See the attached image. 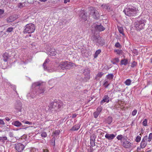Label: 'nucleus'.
<instances>
[{
  "mask_svg": "<svg viewBox=\"0 0 152 152\" xmlns=\"http://www.w3.org/2000/svg\"><path fill=\"white\" fill-rule=\"evenodd\" d=\"M32 87L34 89L35 92H36L37 95L43 94L45 91L44 86L42 82H35L32 84Z\"/></svg>",
  "mask_w": 152,
  "mask_h": 152,
  "instance_id": "1",
  "label": "nucleus"
},
{
  "mask_svg": "<svg viewBox=\"0 0 152 152\" xmlns=\"http://www.w3.org/2000/svg\"><path fill=\"white\" fill-rule=\"evenodd\" d=\"M146 22L145 18H143L141 19H138L134 23L135 28L138 30H141L145 28Z\"/></svg>",
  "mask_w": 152,
  "mask_h": 152,
  "instance_id": "2",
  "label": "nucleus"
},
{
  "mask_svg": "<svg viewBox=\"0 0 152 152\" xmlns=\"http://www.w3.org/2000/svg\"><path fill=\"white\" fill-rule=\"evenodd\" d=\"M123 12L128 16H134L136 14L137 10L135 8L128 6L124 9Z\"/></svg>",
  "mask_w": 152,
  "mask_h": 152,
  "instance_id": "3",
  "label": "nucleus"
},
{
  "mask_svg": "<svg viewBox=\"0 0 152 152\" xmlns=\"http://www.w3.org/2000/svg\"><path fill=\"white\" fill-rule=\"evenodd\" d=\"M91 40L98 46H102L104 45V39L101 37L93 35L91 37Z\"/></svg>",
  "mask_w": 152,
  "mask_h": 152,
  "instance_id": "4",
  "label": "nucleus"
},
{
  "mask_svg": "<svg viewBox=\"0 0 152 152\" xmlns=\"http://www.w3.org/2000/svg\"><path fill=\"white\" fill-rule=\"evenodd\" d=\"M63 105V102L61 101H54L50 103V107H52V111H57L58 110L61 108Z\"/></svg>",
  "mask_w": 152,
  "mask_h": 152,
  "instance_id": "5",
  "label": "nucleus"
},
{
  "mask_svg": "<svg viewBox=\"0 0 152 152\" xmlns=\"http://www.w3.org/2000/svg\"><path fill=\"white\" fill-rule=\"evenodd\" d=\"M35 29V25L32 23L27 24L25 26L24 33L30 34L34 32Z\"/></svg>",
  "mask_w": 152,
  "mask_h": 152,
  "instance_id": "6",
  "label": "nucleus"
},
{
  "mask_svg": "<svg viewBox=\"0 0 152 152\" xmlns=\"http://www.w3.org/2000/svg\"><path fill=\"white\" fill-rule=\"evenodd\" d=\"M25 146L20 143H17L14 145V148L17 152H22Z\"/></svg>",
  "mask_w": 152,
  "mask_h": 152,
  "instance_id": "7",
  "label": "nucleus"
},
{
  "mask_svg": "<svg viewBox=\"0 0 152 152\" xmlns=\"http://www.w3.org/2000/svg\"><path fill=\"white\" fill-rule=\"evenodd\" d=\"M90 14L92 15L95 19H98L99 17V13L98 11L95 8H92L91 10Z\"/></svg>",
  "mask_w": 152,
  "mask_h": 152,
  "instance_id": "8",
  "label": "nucleus"
},
{
  "mask_svg": "<svg viewBox=\"0 0 152 152\" xmlns=\"http://www.w3.org/2000/svg\"><path fill=\"white\" fill-rule=\"evenodd\" d=\"M83 73L85 76V78L87 79V80H89L90 78V69L89 68H86L84 70Z\"/></svg>",
  "mask_w": 152,
  "mask_h": 152,
  "instance_id": "9",
  "label": "nucleus"
},
{
  "mask_svg": "<svg viewBox=\"0 0 152 152\" xmlns=\"http://www.w3.org/2000/svg\"><path fill=\"white\" fill-rule=\"evenodd\" d=\"M148 139V136H145L142 140L140 143V147L142 148H143L145 147L147 144V140Z\"/></svg>",
  "mask_w": 152,
  "mask_h": 152,
  "instance_id": "10",
  "label": "nucleus"
},
{
  "mask_svg": "<svg viewBox=\"0 0 152 152\" xmlns=\"http://www.w3.org/2000/svg\"><path fill=\"white\" fill-rule=\"evenodd\" d=\"M86 13L84 11L82 10L80 12L79 16L84 21H86L87 20Z\"/></svg>",
  "mask_w": 152,
  "mask_h": 152,
  "instance_id": "11",
  "label": "nucleus"
},
{
  "mask_svg": "<svg viewBox=\"0 0 152 152\" xmlns=\"http://www.w3.org/2000/svg\"><path fill=\"white\" fill-rule=\"evenodd\" d=\"M133 144L128 141H126L123 142L122 145L125 148H130Z\"/></svg>",
  "mask_w": 152,
  "mask_h": 152,
  "instance_id": "12",
  "label": "nucleus"
},
{
  "mask_svg": "<svg viewBox=\"0 0 152 152\" xmlns=\"http://www.w3.org/2000/svg\"><path fill=\"white\" fill-rule=\"evenodd\" d=\"M35 91L34 90V89L33 88V90L31 92L28 93L27 95V97L28 98H34L35 96L37 95L36 92H35Z\"/></svg>",
  "mask_w": 152,
  "mask_h": 152,
  "instance_id": "13",
  "label": "nucleus"
},
{
  "mask_svg": "<svg viewBox=\"0 0 152 152\" xmlns=\"http://www.w3.org/2000/svg\"><path fill=\"white\" fill-rule=\"evenodd\" d=\"M116 134L114 135L113 134L107 133L105 136V137L109 140H113L116 136Z\"/></svg>",
  "mask_w": 152,
  "mask_h": 152,
  "instance_id": "14",
  "label": "nucleus"
},
{
  "mask_svg": "<svg viewBox=\"0 0 152 152\" xmlns=\"http://www.w3.org/2000/svg\"><path fill=\"white\" fill-rule=\"evenodd\" d=\"M12 124L17 127H23L22 123L18 121H13L12 123Z\"/></svg>",
  "mask_w": 152,
  "mask_h": 152,
  "instance_id": "15",
  "label": "nucleus"
},
{
  "mask_svg": "<svg viewBox=\"0 0 152 152\" xmlns=\"http://www.w3.org/2000/svg\"><path fill=\"white\" fill-rule=\"evenodd\" d=\"M48 54L51 56H55L56 52L55 49L51 48L48 51Z\"/></svg>",
  "mask_w": 152,
  "mask_h": 152,
  "instance_id": "16",
  "label": "nucleus"
},
{
  "mask_svg": "<svg viewBox=\"0 0 152 152\" xmlns=\"http://www.w3.org/2000/svg\"><path fill=\"white\" fill-rule=\"evenodd\" d=\"M109 97L108 96H104L103 97V99L100 102L101 104L102 105L105 102H108L109 101Z\"/></svg>",
  "mask_w": 152,
  "mask_h": 152,
  "instance_id": "17",
  "label": "nucleus"
},
{
  "mask_svg": "<svg viewBox=\"0 0 152 152\" xmlns=\"http://www.w3.org/2000/svg\"><path fill=\"white\" fill-rule=\"evenodd\" d=\"M95 29L98 31H104L105 28L100 24V25H97L95 27Z\"/></svg>",
  "mask_w": 152,
  "mask_h": 152,
  "instance_id": "18",
  "label": "nucleus"
},
{
  "mask_svg": "<svg viewBox=\"0 0 152 152\" xmlns=\"http://www.w3.org/2000/svg\"><path fill=\"white\" fill-rule=\"evenodd\" d=\"M65 64L66 62H61L58 66V69H61L64 70L65 69Z\"/></svg>",
  "mask_w": 152,
  "mask_h": 152,
  "instance_id": "19",
  "label": "nucleus"
},
{
  "mask_svg": "<svg viewBox=\"0 0 152 152\" xmlns=\"http://www.w3.org/2000/svg\"><path fill=\"white\" fill-rule=\"evenodd\" d=\"M15 108L18 110V112H21L22 109L21 103V102H19L17 103L16 105Z\"/></svg>",
  "mask_w": 152,
  "mask_h": 152,
  "instance_id": "20",
  "label": "nucleus"
},
{
  "mask_svg": "<svg viewBox=\"0 0 152 152\" xmlns=\"http://www.w3.org/2000/svg\"><path fill=\"white\" fill-rule=\"evenodd\" d=\"M65 66V69H69L73 66L72 64L71 63H68L67 61H66V64Z\"/></svg>",
  "mask_w": 152,
  "mask_h": 152,
  "instance_id": "21",
  "label": "nucleus"
},
{
  "mask_svg": "<svg viewBox=\"0 0 152 152\" xmlns=\"http://www.w3.org/2000/svg\"><path fill=\"white\" fill-rule=\"evenodd\" d=\"M80 127V125L79 124H77L73 126L70 130L72 131L77 130Z\"/></svg>",
  "mask_w": 152,
  "mask_h": 152,
  "instance_id": "22",
  "label": "nucleus"
},
{
  "mask_svg": "<svg viewBox=\"0 0 152 152\" xmlns=\"http://www.w3.org/2000/svg\"><path fill=\"white\" fill-rule=\"evenodd\" d=\"M101 7L104 9L107 10H110V7L108 4H103L101 5Z\"/></svg>",
  "mask_w": 152,
  "mask_h": 152,
  "instance_id": "23",
  "label": "nucleus"
},
{
  "mask_svg": "<svg viewBox=\"0 0 152 152\" xmlns=\"http://www.w3.org/2000/svg\"><path fill=\"white\" fill-rule=\"evenodd\" d=\"M15 20V18L12 16H10L6 19L7 22V23H10L12 22Z\"/></svg>",
  "mask_w": 152,
  "mask_h": 152,
  "instance_id": "24",
  "label": "nucleus"
},
{
  "mask_svg": "<svg viewBox=\"0 0 152 152\" xmlns=\"http://www.w3.org/2000/svg\"><path fill=\"white\" fill-rule=\"evenodd\" d=\"M112 121V118L111 116H108L106 119V122L109 124H110Z\"/></svg>",
  "mask_w": 152,
  "mask_h": 152,
  "instance_id": "25",
  "label": "nucleus"
},
{
  "mask_svg": "<svg viewBox=\"0 0 152 152\" xmlns=\"http://www.w3.org/2000/svg\"><path fill=\"white\" fill-rule=\"evenodd\" d=\"M49 61V60L48 58L46 59L43 65L44 68L45 69H47V65Z\"/></svg>",
  "mask_w": 152,
  "mask_h": 152,
  "instance_id": "26",
  "label": "nucleus"
},
{
  "mask_svg": "<svg viewBox=\"0 0 152 152\" xmlns=\"http://www.w3.org/2000/svg\"><path fill=\"white\" fill-rule=\"evenodd\" d=\"M8 54L6 53H5L3 54V60L5 62L7 61L8 58Z\"/></svg>",
  "mask_w": 152,
  "mask_h": 152,
  "instance_id": "27",
  "label": "nucleus"
},
{
  "mask_svg": "<svg viewBox=\"0 0 152 152\" xmlns=\"http://www.w3.org/2000/svg\"><path fill=\"white\" fill-rule=\"evenodd\" d=\"M119 59L118 58H115L111 60V62L113 64H116L117 63L119 62Z\"/></svg>",
  "mask_w": 152,
  "mask_h": 152,
  "instance_id": "28",
  "label": "nucleus"
},
{
  "mask_svg": "<svg viewBox=\"0 0 152 152\" xmlns=\"http://www.w3.org/2000/svg\"><path fill=\"white\" fill-rule=\"evenodd\" d=\"M128 61L127 59H122L121 61V65H126L128 64Z\"/></svg>",
  "mask_w": 152,
  "mask_h": 152,
  "instance_id": "29",
  "label": "nucleus"
},
{
  "mask_svg": "<svg viewBox=\"0 0 152 152\" xmlns=\"http://www.w3.org/2000/svg\"><path fill=\"white\" fill-rule=\"evenodd\" d=\"M118 29L119 32L121 34H122L123 35H124V30L122 27H118Z\"/></svg>",
  "mask_w": 152,
  "mask_h": 152,
  "instance_id": "30",
  "label": "nucleus"
},
{
  "mask_svg": "<svg viewBox=\"0 0 152 152\" xmlns=\"http://www.w3.org/2000/svg\"><path fill=\"white\" fill-rule=\"evenodd\" d=\"M101 50L100 49L98 50H97L95 53L94 56V57L95 58H96L98 56V55L101 52Z\"/></svg>",
  "mask_w": 152,
  "mask_h": 152,
  "instance_id": "31",
  "label": "nucleus"
},
{
  "mask_svg": "<svg viewBox=\"0 0 152 152\" xmlns=\"http://www.w3.org/2000/svg\"><path fill=\"white\" fill-rule=\"evenodd\" d=\"M7 140V138L6 137H0V141L1 142H4L5 140Z\"/></svg>",
  "mask_w": 152,
  "mask_h": 152,
  "instance_id": "32",
  "label": "nucleus"
},
{
  "mask_svg": "<svg viewBox=\"0 0 152 152\" xmlns=\"http://www.w3.org/2000/svg\"><path fill=\"white\" fill-rule=\"evenodd\" d=\"M116 138L118 140H120L121 141L122 139H124V137L121 134L118 135L116 137Z\"/></svg>",
  "mask_w": 152,
  "mask_h": 152,
  "instance_id": "33",
  "label": "nucleus"
},
{
  "mask_svg": "<svg viewBox=\"0 0 152 152\" xmlns=\"http://www.w3.org/2000/svg\"><path fill=\"white\" fill-rule=\"evenodd\" d=\"M152 139V133H150L148 136V137L147 141L148 142H150Z\"/></svg>",
  "mask_w": 152,
  "mask_h": 152,
  "instance_id": "34",
  "label": "nucleus"
},
{
  "mask_svg": "<svg viewBox=\"0 0 152 152\" xmlns=\"http://www.w3.org/2000/svg\"><path fill=\"white\" fill-rule=\"evenodd\" d=\"M131 80L129 79L127 80L125 82V83L126 85H130L131 83Z\"/></svg>",
  "mask_w": 152,
  "mask_h": 152,
  "instance_id": "35",
  "label": "nucleus"
},
{
  "mask_svg": "<svg viewBox=\"0 0 152 152\" xmlns=\"http://www.w3.org/2000/svg\"><path fill=\"white\" fill-rule=\"evenodd\" d=\"M50 142L52 145L53 146L55 145V138L53 137L50 140Z\"/></svg>",
  "mask_w": 152,
  "mask_h": 152,
  "instance_id": "36",
  "label": "nucleus"
},
{
  "mask_svg": "<svg viewBox=\"0 0 152 152\" xmlns=\"http://www.w3.org/2000/svg\"><path fill=\"white\" fill-rule=\"evenodd\" d=\"M141 139V137L140 136L138 135L136 137L135 140V141L137 142H139L140 141Z\"/></svg>",
  "mask_w": 152,
  "mask_h": 152,
  "instance_id": "37",
  "label": "nucleus"
},
{
  "mask_svg": "<svg viewBox=\"0 0 152 152\" xmlns=\"http://www.w3.org/2000/svg\"><path fill=\"white\" fill-rule=\"evenodd\" d=\"M114 75L112 74H109L107 76V78L109 79H112Z\"/></svg>",
  "mask_w": 152,
  "mask_h": 152,
  "instance_id": "38",
  "label": "nucleus"
},
{
  "mask_svg": "<svg viewBox=\"0 0 152 152\" xmlns=\"http://www.w3.org/2000/svg\"><path fill=\"white\" fill-rule=\"evenodd\" d=\"M13 29L14 28L13 27H9L7 29L6 32H11L13 31Z\"/></svg>",
  "mask_w": 152,
  "mask_h": 152,
  "instance_id": "39",
  "label": "nucleus"
},
{
  "mask_svg": "<svg viewBox=\"0 0 152 152\" xmlns=\"http://www.w3.org/2000/svg\"><path fill=\"white\" fill-rule=\"evenodd\" d=\"M41 136L42 137H46L47 136V134L46 132H43L41 133Z\"/></svg>",
  "mask_w": 152,
  "mask_h": 152,
  "instance_id": "40",
  "label": "nucleus"
},
{
  "mask_svg": "<svg viewBox=\"0 0 152 152\" xmlns=\"http://www.w3.org/2000/svg\"><path fill=\"white\" fill-rule=\"evenodd\" d=\"M4 10H3L0 9V18H2L3 16L2 15L4 14Z\"/></svg>",
  "mask_w": 152,
  "mask_h": 152,
  "instance_id": "41",
  "label": "nucleus"
},
{
  "mask_svg": "<svg viewBox=\"0 0 152 152\" xmlns=\"http://www.w3.org/2000/svg\"><path fill=\"white\" fill-rule=\"evenodd\" d=\"M102 107L101 106H100L98 107L97 109V110L96 112H97L98 113H100L102 111Z\"/></svg>",
  "mask_w": 152,
  "mask_h": 152,
  "instance_id": "42",
  "label": "nucleus"
},
{
  "mask_svg": "<svg viewBox=\"0 0 152 152\" xmlns=\"http://www.w3.org/2000/svg\"><path fill=\"white\" fill-rule=\"evenodd\" d=\"M96 137L94 134H92L90 137V140H95Z\"/></svg>",
  "mask_w": 152,
  "mask_h": 152,
  "instance_id": "43",
  "label": "nucleus"
},
{
  "mask_svg": "<svg viewBox=\"0 0 152 152\" xmlns=\"http://www.w3.org/2000/svg\"><path fill=\"white\" fill-rule=\"evenodd\" d=\"M60 131L58 130H56L53 133V136H55L59 135V134Z\"/></svg>",
  "mask_w": 152,
  "mask_h": 152,
  "instance_id": "44",
  "label": "nucleus"
},
{
  "mask_svg": "<svg viewBox=\"0 0 152 152\" xmlns=\"http://www.w3.org/2000/svg\"><path fill=\"white\" fill-rule=\"evenodd\" d=\"M147 119H144L143 121L142 122L143 125L144 126H147Z\"/></svg>",
  "mask_w": 152,
  "mask_h": 152,
  "instance_id": "45",
  "label": "nucleus"
},
{
  "mask_svg": "<svg viewBox=\"0 0 152 152\" xmlns=\"http://www.w3.org/2000/svg\"><path fill=\"white\" fill-rule=\"evenodd\" d=\"M100 114L99 113H98L96 111L94 113V117L95 118H96Z\"/></svg>",
  "mask_w": 152,
  "mask_h": 152,
  "instance_id": "46",
  "label": "nucleus"
},
{
  "mask_svg": "<svg viewBox=\"0 0 152 152\" xmlns=\"http://www.w3.org/2000/svg\"><path fill=\"white\" fill-rule=\"evenodd\" d=\"M115 52H116L117 54H120L122 53V51L121 50H115Z\"/></svg>",
  "mask_w": 152,
  "mask_h": 152,
  "instance_id": "47",
  "label": "nucleus"
},
{
  "mask_svg": "<svg viewBox=\"0 0 152 152\" xmlns=\"http://www.w3.org/2000/svg\"><path fill=\"white\" fill-rule=\"evenodd\" d=\"M115 46L116 48H121V45H120V43L118 42H117L116 43L115 45Z\"/></svg>",
  "mask_w": 152,
  "mask_h": 152,
  "instance_id": "48",
  "label": "nucleus"
},
{
  "mask_svg": "<svg viewBox=\"0 0 152 152\" xmlns=\"http://www.w3.org/2000/svg\"><path fill=\"white\" fill-rule=\"evenodd\" d=\"M104 73L102 72H99L96 75V76L99 77H101L103 75Z\"/></svg>",
  "mask_w": 152,
  "mask_h": 152,
  "instance_id": "49",
  "label": "nucleus"
},
{
  "mask_svg": "<svg viewBox=\"0 0 152 152\" xmlns=\"http://www.w3.org/2000/svg\"><path fill=\"white\" fill-rule=\"evenodd\" d=\"M94 142L95 140H90V144L91 145L92 147H93L95 145Z\"/></svg>",
  "mask_w": 152,
  "mask_h": 152,
  "instance_id": "50",
  "label": "nucleus"
},
{
  "mask_svg": "<svg viewBox=\"0 0 152 152\" xmlns=\"http://www.w3.org/2000/svg\"><path fill=\"white\" fill-rule=\"evenodd\" d=\"M137 111L136 109L132 111L131 113L132 115L133 116H134L137 113Z\"/></svg>",
  "mask_w": 152,
  "mask_h": 152,
  "instance_id": "51",
  "label": "nucleus"
},
{
  "mask_svg": "<svg viewBox=\"0 0 152 152\" xmlns=\"http://www.w3.org/2000/svg\"><path fill=\"white\" fill-rule=\"evenodd\" d=\"M137 65V63L135 62V61H134L132 63V64L131 66L132 67H134L135 66H136Z\"/></svg>",
  "mask_w": 152,
  "mask_h": 152,
  "instance_id": "52",
  "label": "nucleus"
},
{
  "mask_svg": "<svg viewBox=\"0 0 152 152\" xmlns=\"http://www.w3.org/2000/svg\"><path fill=\"white\" fill-rule=\"evenodd\" d=\"M109 84H108V82L107 81H105L104 83V85L105 86V88H107Z\"/></svg>",
  "mask_w": 152,
  "mask_h": 152,
  "instance_id": "53",
  "label": "nucleus"
},
{
  "mask_svg": "<svg viewBox=\"0 0 152 152\" xmlns=\"http://www.w3.org/2000/svg\"><path fill=\"white\" fill-rule=\"evenodd\" d=\"M25 5V4L24 3H20L19 4L18 6H19V7L20 8H22V7H24V6Z\"/></svg>",
  "mask_w": 152,
  "mask_h": 152,
  "instance_id": "54",
  "label": "nucleus"
},
{
  "mask_svg": "<svg viewBox=\"0 0 152 152\" xmlns=\"http://www.w3.org/2000/svg\"><path fill=\"white\" fill-rule=\"evenodd\" d=\"M0 124L3 125H4L5 124V123L3 120L0 119Z\"/></svg>",
  "mask_w": 152,
  "mask_h": 152,
  "instance_id": "55",
  "label": "nucleus"
},
{
  "mask_svg": "<svg viewBox=\"0 0 152 152\" xmlns=\"http://www.w3.org/2000/svg\"><path fill=\"white\" fill-rule=\"evenodd\" d=\"M9 135L11 137H14V134L12 132H10L9 133Z\"/></svg>",
  "mask_w": 152,
  "mask_h": 152,
  "instance_id": "56",
  "label": "nucleus"
},
{
  "mask_svg": "<svg viewBox=\"0 0 152 152\" xmlns=\"http://www.w3.org/2000/svg\"><path fill=\"white\" fill-rule=\"evenodd\" d=\"M24 2H27L28 3H31L33 1H30L29 0H23Z\"/></svg>",
  "mask_w": 152,
  "mask_h": 152,
  "instance_id": "57",
  "label": "nucleus"
},
{
  "mask_svg": "<svg viewBox=\"0 0 152 152\" xmlns=\"http://www.w3.org/2000/svg\"><path fill=\"white\" fill-rule=\"evenodd\" d=\"M25 124H31L32 122H30L28 121H26L25 122Z\"/></svg>",
  "mask_w": 152,
  "mask_h": 152,
  "instance_id": "58",
  "label": "nucleus"
},
{
  "mask_svg": "<svg viewBox=\"0 0 152 152\" xmlns=\"http://www.w3.org/2000/svg\"><path fill=\"white\" fill-rule=\"evenodd\" d=\"M77 115L75 113L73 114L72 116V118H75L76 117Z\"/></svg>",
  "mask_w": 152,
  "mask_h": 152,
  "instance_id": "59",
  "label": "nucleus"
},
{
  "mask_svg": "<svg viewBox=\"0 0 152 152\" xmlns=\"http://www.w3.org/2000/svg\"><path fill=\"white\" fill-rule=\"evenodd\" d=\"M70 1V0H64V3L65 4H66L68 2H69Z\"/></svg>",
  "mask_w": 152,
  "mask_h": 152,
  "instance_id": "60",
  "label": "nucleus"
},
{
  "mask_svg": "<svg viewBox=\"0 0 152 152\" xmlns=\"http://www.w3.org/2000/svg\"><path fill=\"white\" fill-rule=\"evenodd\" d=\"M140 150H141L140 148L139 147L137 148V152H141L140 151Z\"/></svg>",
  "mask_w": 152,
  "mask_h": 152,
  "instance_id": "61",
  "label": "nucleus"
},
{
  "mask_svg": "<svg viewBox=\"0 0 152 152\" xmlns=\"http://www.w3.org/2000/svg\"><path fill=\"white\" fill-rule=\"evenodd\" d=\"M13 89L15 91V92L16 93L18 94L17 91L15 90L16 89V87L15 86H13Z\"/></svg>",
  "mask_w": 152,
  "mask_h": 152,
  "instance_id": "62",
  "label": "nucleus"
},
{
  "mask_svg": "<svg viewBox=\"0 0 152 152\" xmlns=\"http://www.w3.org/2000/svg\"><path fill=\"white\" fill-rule=\"evenodd\" d=\"M5 120L7 121H9L10 120V119L9 118V117H6L5 118Z\"/></svg>",
  "mask_w": 152,
  "mask_h": 152,
  "instance_id": "63",
  "label": "nucleus"
},
{
  "mask_svg": "<svg viewBox=\"0 0 152 152\" xmlns=\"http://www.w3.org/2000/svg\"><path fill=\"white\" fill-rule=\"evenodd\" d=\"M43 152H49L46 149H45L43 150Z\"/></svg>",
  "mask_w": 152,
  "mask_h": 152,
  "instance_id": "64",
  "label": "nucleus"
}]
</instances>
